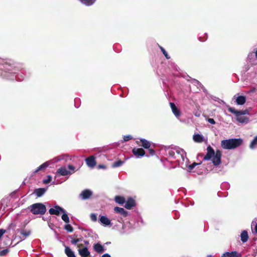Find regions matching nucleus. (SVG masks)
<instances>
[{
  "label": "nucleus",
  "mask_w": 257,
  "mask_h": 257,
  "mask_svg": "<svg viewBox=\"0 0 257 257\" xmlns=\"http://www.w3.org/2000/svg\"><path fill=\"white\" fill-rule=\"evenodd\" d=\"M221 151L217 150L215 152L213 149L209 146L207 148V153L204 157L203 160H211L214 166H218L221 163Z\"/></svg>",
  "instance_id": "nucleus-1"
},
{
  "label": "nucleus",
  "mask_w": 257,
  "mask_h": 257,
  "mask_svg": "<svg viewBox=\"0 0 257 257\" xmlns=\"http://www.w3.org/2000/svg\"><path fill=\"white\" fill-rule=\"evenodd\" d=\"M242 142L240 138L224 140L221 142V146L224 149L231 150L240 146Z\"/></svg>",
  "instance_id": "nucleus-2"
},
{
  "label": "nucleus",
  "mask_w": 257,
  "mask_h": 257,
  "mask_svg": "<svg viewBox=\"0 0 257 257\" xmlns=\"http://www.w3.org/2000/svg\"><path fill=\"white\" fill-rule=\"evenodd\" d=\"M70 160L69 157L67 155H62L59 156H57L54 158L53 160H50V161L46 162L41 165H40L35 171L34 173H37L39 171L41 170L42 169H45L47 167L49 166L50 163H55L59 162L61 160H65L66 162L68 160Z\"/></svg>",
  "instance_id": "nucleus-3"
},
{
  "label": "nucleus",
  "mask_w": 257,
  "mask_h": 257,
  "mask_svg": "<svg viewBox=\"0 0 257 257\" xmlns=\"http://www.w3.org/2000/svg\"><path fill=\"white\" fill-rule=\"evenodd\" d=\"M67 168L65 166L62 167L58 169L56 172V175L60 176L70 175L76 172V167L72 165H68Z\"/></svg>",
  "instance_id": "nucleus-4"
},
{
  "label": "nucleus",
  "mask_w": 257,
  "mask_h": 257,
  "mask_svg": "<svg viewBox=\"0 0 257 257\" xmlns=\"http://www.w3.org/2000/svg\"><path fill=\"white\" fill-rule=\"evenodd\" d=\"M31 212L34 214H44L46 211L45 206L41 203H37L30 206Z\"/></svg>",
  "instance_id": "nucleus-5"
},
{
  "label": "nucleus",
  "mask_w": 257,
  "mask_h": 257,
  "mask_svg": "<svg viewBox=\"0 0 257 257\" xmlns=\"http://www.w3.org/2000/svg\"><path fill=\"white\" fill-rule=\"evenodd\" d=\"M228 111L235 115L236 119L240 123H247L248 122V118L242 115V113L239 112L233 107L228 108Z\"/></svg>",
  "instance_id": "nucleus-6"
},
{
  "label": "nucleus",
  "mask_w": 257,
  "mask_h": 257,
  "mask_svg": "<svg viewBox=\"0 0 257 257\" xmlns=\"http://www.w3.org/2000/svg\"><path fill=\"white\" fill-rule=\"evenodd\" d=\"M175 159H176L177 161L179 163H182L184 162H187V159L186 157L185 152L182 149H177V153L175 156Z\"/></svg>",
  "instance_id": "nucleus-7"
},
{
  "label": "nucleus",
  "mask_w": 257,
  "mask_h": 257,
  "mask_svg": "<svg viewBox=\"0 0 257 257\" xmlns=\"http://www.w3.org/2000/svg\"><path fill=\"white\" fill-rule=\"evenodd\" d=\"M99 221L101 224L104 226H111L112 225L111 220L107 217L104 215H100Z\"/></svg>",
  "instance_id": "nucleus-8"
},
{
  "label": "nucleus",
  "mask_w": 257,
  "mask_h": 257,
  "mask_svg": "<svg viewBox=\"0 0 257 257\" xmlns=\"http://www.w3.org/2000/svg\"><path fill=\"white\" fill-rule=\"evenodd\" d=\"M64 212V209L59 206H55L54 208H50L49 212L51 215H59L60 213Z\"/></svg>",
  "instance_id": "nucleus-9"
},
{
  "label": "nucleus",
  "mask_w": 257,
  "mask_h": 257,
  "mask_svg": "<svg viewBox=\"0 0 257 257\" xmlns=\"http://www.w3.org/2000/svg\"><path fill=\"white\" fill-rule=\"evenodd\" d=\"M87 165L91 168H93L96 165V161L94 156H91L85 159Z\"/></svg>",
  "instance_id": "nucleus-10"
},
{
  "label": "nucleus",
  "mask_w": 257,
  "mask_h": 257,
  "mask_svg": "<svg viewBox=\"0 0 257 257\" xmlns=\"http://www.w3.org/2000/svg\"><path fill=\"white\" fill-rule=\"evenodd\" d=\"M241 255L236 251L225 252L223 253L221 257H241Z\"/></svg>",
  "instance_id": "nucleus-11"
},
{
  "label": "nucleus",
  "mask_w": 257,
  "mask_h": 257,
  "mask_svg": "<svg viewBox=\"0 0 257 257\" xmlns=\"http://www.w3.org/2000/svg\"><path fill=\"white\" fill-rule=\"evenodd\" d=\"M170 106L171 107V108L173 114L176 117L178 118L181 114L180 110L176 107V106L173 102H170Z\"/></svg>",
  "instance_id": "nucleus-12"
},
{
  "label": "nucleus",
  "mask_w": 257,
  "mask_h": 257,
  "mask_svg": "<svg viewBox=\"0 0 257 257\" xmlns=\"http://www.w3.org/2000/svg\"><path fill=\"white\" fill-rule=\"evenodd\" d=\"M133 153L137 158H139L144 156L145 154V152L142 148H134L133 150Z\"/></svg>",
  "instance_id": "nucleus-13"
},
{
  "label": "nucleus",
  "mask_w": 257,
  "mask_h": 257,
  "mask_svg": "<svg viewBox=\"0 0 257 257\" xmlns=\"http://www.w3.org/2000/svg\"><path fill=\"white\" fill-rule=\"evenodd\" d=\"M78 252L81 257H88L90 255V252L86 247L78 249Z\"/></svg>",
  "instance_id": "nucleus-14"
},
{
  "label": "nucleus",
  "mask_w": 257,
  "mask_h": 257,
  "mask_svg": "<svg viewBox=\"0 0 257 257\" xmlns=\"http://www.w3.org/2000/svg\"><path fill=\"white\" fill-rule=\"evenodd\" d=\"M234 99H235V102L238 105H243L246 101V98L245 96L240 95L236 97V96H234Z\"/></svg>",
  "instance_id": "nucleus-15"
},
{
  "label": "nucleus",
  "mask_w": 257,
  "mask_h": 257,
  "mask_svg": "<svg viewBox=\"0 0 257 257\" xmlns=\"http://www.w3.org/2000/svg\"><path fill=\"white\" fill-rule=\"evenodd\" d=\"M124 207L127 209H131L135 205V201L131 198H128L125 202Z\"/></svg>",
  "instance_id": "nucleus-16"
},
{
  "label": "nucleus",
  "mask_w": 257,
  "mask_h": 257,
  "mask_svg": "<svg viewBox=\"0 0 257 257\" xmlns=\"http://www.w3.org/2000/svg\"><path fill=\"white\" fill-rule=\"evenodd\" d=\"M92 194V193L90 190L86 189L81 192L80 196L82 199H87L91 196Z\"/></svg>",
  "instance_id": "nucleus-17"
},
{
  "label": "nucleus",
  "mask_w": 257,
  "mask_h": 257,
  "mask_svg": "<svg viewBox=\"0 0 257 257\" xmlns=\"http://www.w3.org/2000/svg\"><path fill=\"white\" fill-rule=\"evenodd\" d=\"M114 210L115 212L119 213L122 215L123 217H126L128 214L127 212L125 211L123 208L115 207L114 208Z\"/></svg>",
  "instance_id": "nucleus-18"
},
{
  "label": "nucleus",
  "mask_w": 257,
  "mask_h": 257,
  "mask_svg": "<svg viewBox=\"0 0 257 257\" xmlns=\"http://www.w3.org/2000/svg\"><path fill=\"white\" fill-rule=\"evenodd\" d=\"M93 248L95 251L98 253H102L104 251V247L99 243L94 244L93 245Z\"/></svg>",
  "instance_id": "nucleus-19"
},
{
  "label": "nucleus",
  "mask_w": 257,
  "mask_h": 257,
  "mask_svg": "<svg viewBox=\"0 0 257 257\" xmlns=\"http://www.w3.org/2000/svg\"><path fill=\"white\" fill-rule=\"evenodd\" d=\"M46 189L45 188H38V189H37L35 190V194L36 195V196L37 197H41L42 196V195H43L44 194V193L46 192Z\"/></svg>",
  "instance_id": "nucleus-20"
},
{
  "label": "nucleus",
  "mask_w": 257,
  "mask_h": 257,
  "mask_svg": "<svg viewBox=\"0 0 257 257\" xmlns=\"http://www.w3.org/2000/svg\"><path fill=\"white\" fill-rule=\"evenodd\" d=\"M65 252L68 257H76L74 251L68 246L65 247Z\"/></svg>",
  "instance_id": "nucleus-21"
},
{
  "label": "nucleus",
  "mask_w": 257,
  "mask_h": 257,
  "mask_svg": "<svg viewBox=\"0 0 257 257\" xmlns=\"http://www.w3.org/2000/svg\"><path fill=\"white\" fill-rule=\"evenodd\" d=\"M140 142L142 143V146L145 149H149L151 146L150 142L146 139H141Z\"/></svg>",
  "instance_id": "nucleus-22"
},
{
  "label": "nucleus",
  "mask_w": 257,
  "mask_h": 257,
  "mask_svg": "<svg viewBox=\"0 0 257 257\" xmlns=\"http://www.w3.org/2000/svg\"><path fill=\"white\" fill-rule=\"evenodd\" d=\"M240 237L241 240L243 242H246L248 239V236L247 231L246 230H243L240 234Z\"/></svg>",
  "instance_id": "nucleus-23"
},
{
  "label": "nucleus",
  "mask_w": 257,
  "mask_h": 257,
  "mask_svg": "<svg viewBox=\"0 0 257 257\" xmlns=\"http://www.w3.org/2000/svg\"><path fill=\"white\" fill-rule=\"evenodd\" d=\"M193 140L196 142L201 143L203 141V137L201 135L196 134L193 136Z\"/></svg>",
  "instance_id": "nucleus-24"
},
{
  "label": "nucleus",
  "mask_w": 257,
  "mask_h": 257,
  "mask_svg": "<svg viewBox=\"0 0 257 257\" xmlns=\"http://www.w3.org/2000/svg\"><path fill=\"white\" fill-rule=\"evenodd\" d=\"M115 202L119 204H123L125 203V198L123 197L116 196L114 198Z\"/></svg>",
  "instance_id": "nucleus-25"
},
{
  "label": "nucleus",
  "mask_w": 257,
  "mask_h": 257,
  "mask_svg": "<svg viewBox=\"0 0 257 257\" xmlns=\"http://www.w3.org/2000/svg\"><path fill=\"white\" fill-rule=\"evenodd\" d=\"M167 153L168 154L169 157L170 158L175 159V156L177 153V149L176 150H168L167 151Z\"/></svg>",
  "instance_id": "nucleus-26"
},
{
  "label": "nucleus",
  "mask_w": 257,
  "mask_h": 257,
  "mask_svg": "<svg viewBox=\"0 0 257 257\" xmlns=\"http://www.w3.org/2000/svg\"><path fill=\"white\" fill-rule=\"evenodd\" d=\"M251 230L253 233H257V223L255 220H254L251 222Z\"/></svg>",
  "instance_id": "nucleus-27"
},
{
  "label": "nucleus",
  "mask_w": 257,
  "mask_h": 257,
  "mask_svg": "<svg viewBox=\"0 0 257 257\" xmlns=\"http://www.w3.org/2000/svg\"><path fill=\"white\" fill-rule=\"evenodd\" d=\"M63 213L62 215V219L66 223H68L70 221L69 218L66 213V211L64 210V212H62Z\"/></svg>",
  "instance_id": "nucleus-28"
},
{
  "label": "nucleus",
  "mask_w": 257,
  "mask_h": 257,
  "mask_svg": "<svg viewBox=\"0 0 257 257\" xmlns=\"http://www.w3.org/2000/svg\"><path fill=\"white\" fill-rule=\"evenodd\" d=\"M256 147H257V136L255 137L254 139L251 142L249 145V148L251 149H253Z\"/></svg>",
  "instance_id": "nucleus-29"
},
{
  "label": "nucleus",
  "mask_w": 257,
  "mask_h": 257,
  "mask_svg": "<svg viewBox=\"0 0 257 257\" xmlns=\"http://www.w3.org/2000/svg\"><path fill=\"white\" fill-rule=\"evenodd\" d=\"M83 4L89 6L95 3L96 0H80Z\"/></svg>",
  "instance_id": "nucleus-30"
},
{
  "label": "nucleus",
  "mask_w": 257,
  "mask_h": 257,
  "mask_svg": "<svg viewBox=\"0 0 257 257\" xmlns=\"http://www.w3.org/2000/svg\"><path fill=\"white\" fill-rule=\"evenodd\" d=\"M123 164V162L120 160H118L114 162L112 165V168H116L121 166Z\"/></svg>",
  "instance_id": "nucleus-31"
},
{
  "label": "nucleus",
  "mask_w": 257,
  "mask_h": 257,
  "mask_svg": "<svg viewBox=\"0 0 257 257\" xmlns=\"http://www.w3.org/2000/svg\"><path fill=\"white\" fill-rule=\"evenodd\" d=\"M159 47L160 49H161V51L162 52L163 54H164V55L165 56L166 58L167 59H169L170 58V57L168 54L167 52L166 51L165 49L160 45H159Z\"/></svg>",
  "instance_id": "nucleus-32"
},
{
  "label": "nucleus",
  "mask_w": 257,
  "mask_h": 257,
  "mask_svg": "<svg viewBox=\"0 0 257 257\" xmlns=\"http://www.w3.org/2000/svg\"><path fill=\"white\" fill-rule=\"evenodd\" d=\"M64 229L66 230H67L68 232H71L73 231V228L72 226L70 224H68V223H67L65 225Z\"/></svg>",
  "instance_id": "nucleus-33"
},
{
  "label": "nucleus",
  "mask_w": 257,
  "mask_h": 257,
  "mask_svg": "<svg viewBox=\"0 0 257 257\" xmlns=\"http://www.w3.org/2000/svg\"><path fill=\"white\" fill-rule=\"evenodd\" d=\"M20 233L26 237L30 234V231L23 229L21 230Z\"/></svg>",
  "instance_id": "nucleus-34"
},
{
  "label": "nucleus",
  "mask_w": 257,
  "mask_h": 257,
  "mask_svg": "<svg viewBox=\"0 0 257 257\" xmlns=\"http://www.w3.org/2000/svg\"><path fill=\"white\" fill-rule=\"evenodd\" d=\"M9 75V73L4 71L2 69H0V75L3 76V77H8Z\"/></svg>",
  "instance_id": "nucleus-35"
},
{
  "label": "nucleus",
  "mask_w": 257,
  "mask_h": 257,
  "mask_svg": "<svg viewBox=\"0 0 257 257\" xmlns=\"http://www.w3.org/2000/svg\"><path fill=\"white\" fill-rule=\"evenodd\" d=\"M81 241H82L81 238L73 239L71 240V243L74 245H76Z\"/></svg>",
  "instance_id": "nucleus-36"
},
{
  "label": "nucleus",
  "mask_w": 257,
  "mask_h": 257,
  "mask_svg": "<svg viewBox=\"0 0 257 257\" xmlns=\"http://www.w3.org/2000/svg\"><path fill=\"white\" fill-rule=\"evenodd\" d=\"M90 219H91L92 221H94V222H95L97 220V216L96 215V214L95 213H91L90 214Z\"/></svg>",
  "instance_id": "nucleus-37"
},
{
  "label": "nucleus",
  "mask_w": 257,
  "mask_h": 257,
  "mask_svg": "<svg viewBox=\"0 0 257 257\" xmlns=\"http://www.w3.org/2000/svg\"><path fill=\"white\" fill-rule=\"evenodd\" d=\"M51 179H52L51 176L50 175H48L47 176V178L46 179H45L43 180L44 184H47L49 183L51 181Z\"/></svg>",
  "instance_id": "nucleus-38"
},
{
  "label": "nucleus",
  "mask_w": 257,
  "mask_h": 257,
  "mask_svg": "<svg viewBox=\"0 0 257 257\" xmlns=\"http://www.w3.org/2000/svg\"><path fill=\"white\" fill-rule=\"evenodd\" d=\"M133 139V137L131 135H127L124 136L123 137V140L124 142H126Z\"/></svg>",
  "instance_id": "nucleus-39"
},
{
  "label": "nucleus",
  "mask_w": 257,
  "mask_h": 257,
  "mask_svg": "<svg viewBox=\"0 0 257 257\" xmlns=\"http://www.w3.org/2000/svg\"><path fill=\"white\" fill-rule=\"evenodd\" d=\"M9 252V250L8 249H4L0 251V256H3L6 255Z\"/></svg>",
  "instance_id": "nucleus-40"
},
{
  "label": "nucleus",
  "mask_w": 257,
  "mask_h": 257,
  "mask_svg": "<svg viewBox=\"0 0 257 257\" xmlns=\"http://www.w3.org/2000/svg\"><path fill=\"white\" fill-rule=\"evenodd\" d=\"M199 164L194 163L192 165L189 166V169L190 170H192L196 166L199 165Z\"/></svg>",
  "instance_id": "nucleus-41"
},
{
  "label": "nucleus",
  "mask_w": 257,
  "mask_h": 257,
  "mask_svg": "<svg viewBox=\"0 0 257 257\" xmlns=\"http://www.w3.org/2000/svg\"><path fill=\"white\" fill-rule=\"evenodd\" d=\"M207 121L208 122H209L211 124H214L215 123V120L213 118H208L207 119Z\"/></svg>",
  "instance_id": "nucleus-42"
},
{
  "label": "nucleus",
  "mask_w": 257,
  "mask_h": 257,
  "mask_svg": "<svg viewBox=\"0 0 257 257\" xmlns=\"http://www.w3.org/2000/svg\"><path fill=\"white\" fill-rule=\"evenodd\" d=\"M149 152L150 155L152 156L155 155V151L152 149H149Z\"/></svg>",
  "instance_id": "nucleus-43"
},
{
  "label": "nucleus",
  "mask_w": 257,
  "mask_h": 257,
  "mask_svg": "<svg viewBox=\"0 0 257 257\" xmlns=\"http://www.w3.org/2000/svg\"><path fill=\"white\" fill-rule=\"evenodd\" d=\"M239 112H241L242 113V115H244L245 114H247L248 112L247 110H242V111H238Z\"/></svg>",
  "instance_id": "nucleus-44"
},
{
  "label": "nucleus",
  "mask_w": 257,
  "mask_h": 257,
  "mask_svg": "<svg viewBox=\"0 0 257 257\" xmlns=\"http://www.w3.org/2000/svg\"><path fill=\"white\" fill-rule=\"evenodd\" d=\"M101 257H111V256L108 253H105Z\"/></svg>",
  "instance_id": "nucleus-45"
},
{
  "label": "nucleus",
  "mask_w": 257,
  "mask_h": 257,
  "mask_svg": "<svg viewBox=\"0 0 257 257\" xmlns=\"http://www.w3.org/2000/svg\"><path fill=\"white\" fill-rule=\"evenodd\" d=\"M98 168H101V169H105L106 168V167L104 165H99L98 166Z\"/></svg>",
  "instance_id": "nucleus-46"
},
{
  "label": "nucleus",
  "mask_w": 257,
  "mask_h": 257,
  "mask_svg": "<svg viewBox=\"0 0 257 257\" xmlns=\"http://www.w3.org/2000/svg\"><path fill=\"white\" fill-rule=\"evenodd\" d=\"M82 246V244L79 243L77 244V247L80 248V247Z\"/></svg>",
  "instance_id": "nucleus-47"
},
{
  "label": "nucleus",
  "mask_w": 257,
  "mask_h": 257,
  "mask_svg": "<svg viewBox=\"0 0 257 257\" xmlns=\"http://www.w3.org/2000/svg\"><path fill=\"white\" fill-rule=\"evenodd\" d=\"M212 99H214L215 101H217V99H219L218 98L215 97H211Z\"/></svg>",
  "instance_id": "nucleus-48"
},
{
  "label": "nucleus",
  "mask_w": 257,
  "mask_h": 257,
  "mask_svg": "<svg viewBox=\"0 0 257 257\" xmlns=\"http://www.w3.org/2000/svg\"><path fill=\"white\" fill-rule=\"evenodd\" d=\"M255 54V57L257 58V50L256 51Z\"/></svg>",
  "instance_id": "nucleus-49"
},
{
  "label": "nucleus",
  "mask_w": 257,
  "mask_h": 257,
  "mask_svg": "<svg viewBox=\"0 0 257 257\" xmlns=\"http://www.w3.org/2000/svg\"><path fill=\"white\" fill-rule=\"evenodd\" d=\"M84 242H85V243H86V244H88V242L87 241H84Z\"/></svg>",
  "instance_id": "nucleus-50"
},
{
  "label": "nucleus",
  "mask_w": 257,
  "mask_h": 257,
  "mask_svg": "<svg viewBox=\"0 0 257 257\" xmlns=\"http://www.w3.org/2000/svg\"><path fill=\"white\" fill-rule=\"evenodd\" d=\"M195 116H199V114H195Z\"/></svg>",
  "instance_id": "nucleus-51"
}]
</instances>
